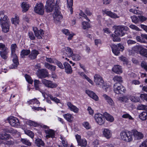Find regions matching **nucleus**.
<instances>
[{"mask_svg": "<svg viewBox=\"0 0 147 147\" xmlns=\"http://www.w3.org/2000/svg\"><path fill=\"white\" fill-rule=\"evenodd\" d=\"M60 3V0H48L47 1V4L45 6V8L47 12H51L54 9L53 17L57 21L62 18L60 15V12L59 11Z\"/></svg>", "mask_w": 147, "mask_h": 147, "instance_id": "f257e3e1", "label": "nucleus"}, {"mask_svg": "<svg viewBox=\"0 0 147 147\" xmlns=\"http://www.w3.org/2000/svg\"><path fill=\"white\" fill-rule=\"evenodd\" d=\"M5 11H0V21L2 31L5 33L8 32L9 30V24L8 22V17L4 15Z\"/></svg>", "mask_w": 147, "mask_h": 147, "instance_id": "f03ea898", "label": "nucleus"}, {"mask_svg": "<svg viewBox=\"0 0 147 147\" xmlns=\"http://www.w3.org/2000/svg\"><path fill=\"white\" fill-rule=\"evenodd\" d=\"M17 48L18 47L16 44H12L11 45L10 49L11 55L12 58H13L12 61L13 62V63L10 67V68L11 69L16 68L19 64L18 58L16 54V51Z\"/></svg>", "mask_w": 147, "mask_h": 147, "instance_id": "7ed1b4c3", "label": "nucleus"}, {"mask_svg": "<svg viewBox=\"0 0 147 147\" xmlns=\"http://www.w3.org/2000/svg\"><path fill=\"white\" fill-rule=\"evenodd\" d=\"M113 53L115 55H117L120 53L119 51H123L124 50V47L121 44L119 43L117 45L113 44L110 45Z\"/></svg>", "mask_w": 147, "mask_h": 147, "instance_id": "20e7f679", "label": "nucleus"}, {"mask_svg": "<svg viewBox=\"0 0 147 147\" xmlns=\"http://www.w3.org/2000/svg\"><path fill=\"white\" fill-rule=\"evenodd\" d=\"M120 136L121 139L126 142H130L133 139L132 134L130 132L122 131L120 133Z\"/></svg>", "mask_w": 147, "mask_h": 147, "instance_id": "39448f33", "label": "nucleus"}, {"mask_svg": "<svg viewBox=\"0 0 147 147\" xmlns=\"http://www.w3.org/2000/svg\"><path fill=\"white\" fill-rule=\"evenodd\" d=\"M113 90L117 94H123L125 91V88L119 83H115L113 85Z\"/></svg>", "mask_w": 147, "mask_h": 147, "instance_id": "423d86ee", "label": "nucleus"}, {"mask_svg": "<svg viewBox=\"0 0 147 147\" xmlns=\"http://www.w3.org/2000/svg\"><path fill=\"white\" fill-rule=\"evenodd\" d=\"M94 118L96 122L100 125L104 124L105 121V119L103 115L98 113L94 115Z\"/></svg>", "mask_w": 147, "mask_h": 147, "instance_id": "0eeeda50", "label": "nucleus"}, {"mask_svg": "<svg viewBox=\"0 0 147 147\" xmlns=\"http://www.w3.org/2000/svg\"><path fill=\"white\" fill-rule=\"evenodd\" d=\"M115 28V34L118 36H123L125 33L123 32V30L126 28H127V27H124L122 26H114Z\"/></svg>", "mask_w": 147, "mask_h": 147, "instance_id": "6e6552de", "label": "nucleus"}, {"mask_svg": "<svg viewBox=\"0 0 147 147\" xmlns=\"http://www.w3.org/2000/svg\"><path fill=\"white\" fill-rule=\"evenodd\" d=\"M34 10L37 13L42 15L44 13V6L42 3H37L34 8Z\"/></svg>", "mask_w": 147, "mask_h": 147, "instance_id": "1a4fd4ad", "label": "nucleus"}, {"mask_svg": "<svg viewBox=\"0 0 147 147\" xmlns=\"http://www.w3.org/2000/svg\"><path fill=\"white\" fill-rule=\"evenodd\" d=\"M37 75L38 78L42 79L48 77L49 73L47 70L46 69H41L38 70Z\"/></svg>", "mask_w": 147, "mask_h": 147, "instance_id": "9d476101", "label": "nucleus"}, {"mask_svg": "<svg viewBox=\"0 0 147 147\" xmlns=\"http://www.w3.org/2000/svg\"><path fill=\"white\" fill-rule=\"evenodd\" d=\"M76 138L79 146L82 147H85L86 146L87 142L85 139H81L80 136L78 134L76 135Z\"/></svg>", "mask_w": 147, "mask_h": 147, "instance_id": "9b49d317", "label": "nucleus"}, {"mask_svg": "<svg viewBox=\"0 0 147 147\" xmlns=\"http://www.w3.org/2000/svg\"><path fill=\"white\" fill-rule=\"evenodd\" d=\"M8 122L12 126L17 127L20 125L19 121L16 117L11 116L9 118Z\"/></svg>", "mask_w": 147, "mask_h": 147, "instance_id": "f8f14e48", "label": "nucleus"}, {"mask_svg": "<svg viewBox=\"0 0 147 147\" xmlns=\"http://www.w3.org/2000/svg\"><path fill=\"white\" fill-rule=\"evenodd\" d=\"M94 81L97 85L102 86L104 83L102 78L99 75L96 74L94 77Z\"/></svg>", "mask_w": 147, "mask_h": 147, "instance_id": "ddd939ff", "label": "nucleus"}, {"mask_svg": "<svg viewBox=\"0 0 147 147\" xmlns=\"http://www.w3.org/2000/svg\"><path fill=\"white\" fill-rule=\"evenodd\" d=\"M132 131L135 140H140L143 138L144 134L142 132H138L136 129L133 130Z\"/></svg>", "mask_w": 147, "mask_h": 147, "instance_id": "4468645a", "label": "nucleus"}, {"mask_svg": "<svg viewBox=\"0 0 147 147\" xmlns=\"http://www.w3.org/2000/svg\"><path fill=\"white\" fill-rule=\"evenodd\" d=\"M103 136L107 139H110L112 136V132L109 129L105 128L102 131Z\"/></svg>", "mask_w": 147, "mask_h": 147, "instance_id": "2eb2a0df", "label": "nucleus"}, {"mask_svg": "<svg viewBox=\"0 0 147 147\" xmlns=\"http://www.w3.org/2000/svg\"><path fill=\"white\" fill-rule=\"evenodd\" d=\"M65 72L67 74H71L72 73L73 70L69 64L67 62L63 63Z\"/></svg>", "mask_w": 147, "mask_h": 147, "instance_id": "dca6fc26", "label": "nucleus"}, {"mask_svg": "<svg viewBox=\"0 0 147 147\" xmlns=\"http://www.w3.org/2000/svg\"><path fill=\"white\" fill-rule=\"evenodd\" d=\"M45 131L46 134V137L48 139L49 138H53L55 137V132L54 130L49 129L48 130H45Z\"/></svg>", "mask_w": 147, "mask_h": 147, "instance_id": "f3484780", "label": "nucleus"}, {"mask_svg": "<svg viewBox=\"0 0 147 147\" xmlns=\"http://www.w3.org/2000/svg\"><path fill=\"white\" fill-rule=\"evenodd\" d=\"M39 54L38 51L36 50H32L28 56L29 59L31 60H34L36 59L37 55Z\"/></svg>", "mask_w": 147, "mask_h": 147, "instance_id": "a211bd4d", "label": "nucleus"}, {"mask_svg": "<svg viewBox=\"0 0 147 147\" xmlns=\"http://www.w3.org/2000/svg\"><path fill=\"white\" fill-rule=\"evenodd\" d=\"M86 93L91 98L94 100H95L97 101L98 100V96L95 93L92 91L89 90H86Z\"/></svg>", "mask_w": 147, "mask_h": 147, "instance_id": "6ab92c4d", "label": "nucleus"}, {"mask_svg": "<svg viewBox=\"0 0 147 147\" xmlns=\"http://www.w3.org/2000/svg\"><path fill=\"white\" fill-rule=\"evenodd\" d=\"M103 96L105 98V100L107 102L108 104L111 106L114 105V102L112 99L110 97L107 96L106 94H104Z\"/></svg>", "mask_w": 147, "mask_h": 147, "instance_id": "aec40b11", "label": "nucleus"}, {"mask_svg": "<svg viewBox=\"0 0 147 147\" xmlns=\"http://www.w3.org/2000/svg\"><path fill=\"white\" fill-rule=\"evenodd\" d=\"M112 71L117 74H119L122 72V68L121 66L118 65L114 66L112 69Z\"/></svg>", "mask_w": 147, "mask_h": 147, "instance_id": "412c9836", "label": "nucleus"}, {"mask_svg": "<svg viewBox=\"0 0 147 147\" xmlns=\"http://www.w3.org/2000/svg\"><path fill=\"white\" fill-rule=\"evenodd\" d=\"M67 105L70 110L76 113L78 112L79 111L78 108H77L76 106L73 105L70 102H68Z\"/></svg>", "mask_w": 147, "mask_h": 147, "instance_id": "4be33fe9", "label": "nucleus"}, {"mask_svg": "<svg viewBox=\"0 0 147 147\" xmlns=\"http://www.w3.org/2000/svg\"><path fill=\"white\" fill-rule=\"evenodd\" d=\"M104 117H105L106 120L110 122H112L114 120V117L110 114L107 112H105L103 113Z\"/></svg>", "mask_w": 147, "mask_h": 147, "instance_id": "5701e85b", "label": "nucleus"}, {"mask_svg": "<svg viewBox=\"0 0 147 147\" xmlns=\"http://www.w3.org/2000/svg\"><path fill=\"white\" fill-rule=\"evenodd\" d=\"M105 12L106 14L112 18L116 19L119 18V16L117 14L111 11H106Z\"/></svg>", "mask_w": 147, "mask_h": 147, "instance_id": "b1692460", "label": "nucleus"}, {"mask_svg": "<svg viewBox=\"0 0 147 147\" xmlns=\"http://www.w3.org/2000/svg\"><path fill=\"white\" fill-rule=\"evenodd\" d=\"M30 53V51L29 49L22 50L20 54L21 58H23L25 57V56H27L29 55Z\"/></svg>", "mask_w": 147, "mask_h": 147, "instance_id": "393cba45", "label": "nucleus"}, {"mask_svg": "<svg viewBox=\"0 0 147 147\" xmlns=\"http://www.w3.org/2000/svg\"><path fill=\"white\" fill-rule=\"evenodd\" d=\"M67 7L70 11L71 13L72 14L73 13V9L72 6L73 5V0H67Z\"/></svg>", "mask_w": 147, "mask_h": 147, "instance_id": "a878e982", "label": "nucleus"}, {"mask_svg": "<svg viewBox=\"0 0 147 147\" xmlns=\"http://www.w3.org/2000/svg\"><path fill=\"white\" fill-rule=\"evenodd\" d=\"M21 7L22 9V11L24 12L27 11L29 7V4L24 2L22 3Z\"/></svg>", "mask_w": 147, "mask_h": 147, "instance_id": "bb28decb", "label": "nucleus"}, {"mask_svg": "<svg viewBox=\"0 0 147 147\" xmlns=\"http://www.w3.org/2000/svg\"><path fill=\"white\" fill-rule=\"evenodd\" d=\"M110 36L112 37L113 41L114 42H119L121 41L120 36H117L115 34H110Z\"/></svg>", "mask_w": 147, "mask_h": 147, "instance_id": "cd10ccee", "label": "nucleus"}, {"mask_svg": "<svg viewBox=\"0 0 147 147\" xmlns=\"http://www.w3.org/2000/svg\"><path fill=\"white\" fill-rule=\"evenodd\" d=\"M35 144L38 147L41 146H44L45 143L41 139L38 138L36 139L35 141Z\"/></svg>", "mask_w": 147, "mask_h": 147, "instance_id": "c85d7f7f", "label": "nucleus"}, {"mask_svg": "<svg viewBox=\"0 0 147 147\" xmlns=\"http://www.w3.org/2000/svg\"><path fill=\"white\" fill-rule=\"evenodd\" d=\"M45 67L51 71H54L55 70L56 67L50 64L47 63L45 64Z\"/></svg>", "mask_w": 147, "mask_h": 147, "instance_id": "c756f323", "label": "nucleus"}, {"mask_svg": "<svg viewBox=\"0 0 147 147\" xmlns=\"http://www.w3.org/2000/svg\"><path fill=\"white\" fill-rule=\"evenodd\" d=\"M8 52V50L1 51L0 52V54L1 57L5 59H7V55Z\"/></svg>", "mask_w": 147, "mask_h": 147, "instance_id": "7c9ffc66", "label": "nucleus"}, {"mask_svg": "<svg viewBox=\"0 0 147 147\" xmlns=\"http://www.w3.org/2000/svg\"><path fill=\"white\" fill-rule=\"evenodd\" d=\"M63 117L68 121L70 122L72 121L73 117L70 114L67 113L63 115Z\"/></svg>", "mask_w": 147, "mask_h": 147, "instance_id": "2f4dec72", "label": "nucleus"}, {"mask_svg": "<svg viewBox=\"0 0 147 147\" xmlns=\"http://www.w3.org/2000/svg\"><path fill=\"white\" fill-rule=\"evenodd\" d=\"M33 30L35 34V36L39 39H42V37L38 32V30L36 27H33Z\"/></svg>", "mask_w": 147, "mask_h": 147, "instance_id": "473e14b6", "label": "nucleus"}, {"mask_svg": "<svg viewBox=\"0 0 147 147\" xmlns=\"http://www.w3.org/2000/svg\"><path fill=\"white\" fill-rule=\"evenodd\" d=\"M40 81L38 80H34V87L36 90H38L42 92V90L40 87Z\"/></svg>", "mask_w": 147, "mask_h": 147, "instance_id": "72a5a7b5", "label": "nucleus"}, {"mask_svg": "<svg viewBox=\"0 0 147 147\" xmlns=\"http://www.w3.org/2000/svg\"><path fill=\"white\" fill-rule=\"evenodd\" d=\"M139 118L142 120L144 121L147 119V112H143L139 115Z\"/></svg>", "mask_w": 147, "mask_h": 147, "instance_id": "f704fd0d", "label": "nucleus"}, {"mask_svg": "<svg viewBox=\"0 0 147 147\" xmlns=\"http://www.w3.org/2000/svg\"><path fill=\"white\" fill-rule=\"evenodd\" d=\"M65 49L67 52V56L69 57H71L73 55V51L71 49L67 47L65 48Z\"/></svg>", "mask_w": 147, "mask_h": 147, "instance_id": "c9c22d12", "label": "nucleus"}, {"mask_svg": "<svg viewBox=\"0 0 147 147\" xmlns=\"http://www.w3.org/2000/svg\"><path fill=\"white\" fill-rule=\"evenodd\" d=\"M113 80L115 82H117L118 83L121 84L123 82L122 78L121 77L116 76H115L113 78Z\"/></svg>", "mask_w": 147, "mask_h": 147, "instance_id": "e433bc0d", "label": "nucleus"}, {"mask_svg": "<svg viewBox=\"0 0 147 147\" xmlns=\"http://www.w3.org/2000/svg\"><path fill=\"white\" fill-rule=\"evenodd\" d=\"M139 53L142 56L147 58V49L142 47Z\"/></svg>", "mask_w": 147, "mask_h": 147, "instance_id": "4c0bfd02", "label": "nucleus"}, {"mask_svg": "<svg viewBox=\"0 0 147 147\" xmlns=\"http://www.w3.org/2000/svg\"><path fill=\"white\" fill-rule=\"evenodd\" d=\"M19 17L16 16L14 18L11 19V21L12 24L15 25L18 24L19 23Z\"/></svg>", "mask_w": 147, "mask_h": 147, "instance_id": "58836bf2", "label": "nucleus"}, {"mask_svg": "<svg viewBox=\"0 0 147 147\" xmlns=\"http://www.w3.org/2000/svg\"><path fill=\"white\" fill-rule=\"evenodd\" d=\"M60 138L61 140V142L64 147H69L67 141L65 138L61 136Z\"/></svg>", "mask_w": 147, "mask_h": 147, "instance_id": "ea45409f", "label": "nucleus"}, {"mask_svg": "<svg viewBox=\"0 0 147 147\" xmlns=\"http://www.w3.org/2000/svg\"><path fill=\"white\" fill-rule=\"evenodd\" d=\"M20 141L23 144L28 146H30L31 145V142H30L29 140L26 139L22 138Z\"/></svg>", "mask_w": 147, "mask_h": 147, "instance_id": "a19ab883", "label": "nucleus"}, {"mask_svg": "<svg viewBox=\"0 0 147 147\" xmlns=\"http://www.w3.org/2000/svg\"><path fill=\"white\" fill-rule=\"evenodd\" d=\"M131 19L132 22L135 24L139 23V20L138 18L136 16H131Z\"/></svg>", "mask_w": 147, "mask_h": 147, "instance_id": "79ce46f5", "label": "nucleus"}, {"mask_svg": "<svg viewBox=\"0 0 147 147\" xmlns=\"http://www.w3.org/2000/svg\"><path fill=\"white\" fill-rule=\"evenodd\" d=\"M72 59L75 61H78L80 60L81 59V57L77 54H73L71 57Z\"/></svg>", "mask_w": 147, "mask_h": 147, "instance_id": "37998d69", "label": "nucleus"}, {"mask_svg": "<svg viewBox=\"0 0 147 147\" xmlns=\"http://www.w3.org/2000/svg\"><path fill=\"white\" fill-rule=\"evenodd\" d=\"M24 132L25 134L29 136L31 138H32L34 137V134L30 130H25Z\"/></svg>", "mask_w": 147, "mask_h": 147, "instance_id": "c03bdc74", "label": "nucleus"}, {"mask_svg": "<svg viewBox=\"0 0 147 147\" xmlns=\"http://www.w3.org/2000/svg\"><path fill=\"white\" fill-rule=\"evenodd\" d=\"M25 77L26 81L28 83L31 84L32 83L33 80L32 79L31 77L29 75L26 74L25 75Z\"/></svg>", "mask_w": 147, "mask_h": 147, "instance_id": "a18cd8bd", "label": "nucleus"}, {"mask_svg": "<svg viewBox=\"0 0 147 147\" xmlns=\"http://www.w3.org/2000/svg\"><path fill=\"white\" fill-rule=\"evenodd\" d=\"M130 99L131 101L136 102H138L140 100L139 98L136 96H131Z\"/></svg>", "mask_w": 147, "mask_h": 147, "instance_id": "49530a36", "label": "nucleus"}, {"mask_svg": "<svg viewBox=\"0 0 147 147\" xmlns=\"http://www.w3.org/2000/svg\"><path fill=\"white\" fill-rule=\"evenodd\" d=\"M51 81L50 80H47L45 79H43L42 80V83L47 87L48 86Z\"/></svg>", "mask_w": 147, "mask_h": 147, "instance_id": "de8ad7c7", "label": "nucleus"}, {"mask_svg": "<svg viewBox=\"0 0 147 147\" xmlns=\"http://www.w3.org/2000/svg\"><path fill=\"white\" fill-rule=\"evenodd\" d=\"M83 28L84 29H86L90 27L89 24L88 22H84L82 23Z\"/></svg>", "mask_w": 147, "mask_h": 147, "instance_id": "09e8293b", "label": "nucleus"}, {"mask_svg": "<svg viewBox=\"0 0 147 147\" xmlns=\"http://www.w3.org/2000/svg\"><path fill=\"white\" fill-rule=\"evenodd\" d=\"M142 47L140 45H137L134 46L133 48V49L135 51H139V53L141 50Z\"/></svg>", "mask_w": 147, "mask_h": 147, "instance_id": "8fccbe9b", "label": "nucleus"}, {"mask_svg": "<svg viewBox=\"0 0 147 147\" xmlns=\"http://www.w3.org/2000/svg\"><path fill=\"white\" fill-rule=\"evenodd\" d=\"M129 27L137 31H140L141 30L139 29L137 26L133 24H131L129 26Z\"/></svg>", "mask_w": 147, "mask_h": 147, "instance_id": "3c124183", "label": "nucleus"}, {"mask_svg": "<svg viewBox=\"0 0 147 147\" xmlns=\"http://www.w3.org/2000/svg\"><path fill=\"white\" fill-rule=\"evenodd\" d=\"M138 17L139 19V22H143L147 20V18L142 16H138Z\"/></svg>", "mask_w": 147, "mask_h": 147, "instance_id": "603ef678", "label": "nucleus"}, {"mask_svg": "<svg viewBox=\"0 0 147 147\" xmlns=\"http://www.w3.org/2000/svg\"><path fill=\"white\" fill-rule=\"evenodd\" d=\"M49 97L51 100L55 102L56 103H60V101L56 97H54L51 95H50L49 96Z\"/></svg>", "mask_w": 147, "mask_h": 147, "instance_id": "864d4df0", "label": "nucleus"}, {"mask_svg": "<svg viewBox=\"0 0 147 147\" xmlns=\"http://www.w3.org/2000/svg\"><path fill=\"white\" fill-rule=\"evenodd\" d=\"M2 135V140H7L10 137V136L9 134H7L6 133H5L4 134Z\"/></svg>", "mask_w": 147, "mask_h": 147, "instance_id": "5fc2aeb1", "label": "nucleus"}, {"mask_svg": "<svg viewBox=\"0 0 147 147\" xmlns=\"http://www.w3.org/2000/svg\"><path fill=\"white\" fill-rule=\"evenodd\" d=\"M28 35L29 37L31 40H33L35 39V37L32 32H29L28 33Z\"/></svg>", "mask_w": 147, "mask_h": 147, "instance_id": "6e6d98bb", "label": "nucleus"}, {"mask_svg": "<svg viewBox=\"0 0 147 147\" xmlns=\"http://www.w3.org/2000/svg\"><path fill=\"white\" fill-rule=\"evenodd\" d=\"M27 123L30 126H33L34 127H36L37 125V124L36 123L31 120L28 121H27Z\"/></svg>", "mask_w": 147, "mask_h": 147, "instance_id": "4d7b16f0", "label": "nucleus"}, {"mask_svg": "<svg viewBox=\"0 0 147 147\" xmlns=\"http://www.w3.org/2000/svg\"><path fill=\"white\" fill-rule=\"evenodd\" d=\"M141 66L147 71V63L144 61H143L141 63Z\"/></svg>", "mask_w": 147, "mask_h": 147, "instance_id": "13d9d810", "label": "nucleus"}, {"mask_svg": "<svg viewBox=\"0 0 147 147\" xmlns=\"http://www.w3.org/2000/svg\"><path fill=\"white\" fill-rule=\"evenodd\" d=\"M0 50L1 51L8 50L7 48L5 47V45L2 43H0Z\"/></svg>", "mask_w": 147, "mask_h": 147, "instance_id": "bf43d9fd", "label": "nucleus"}, {"mask_svg": "<svg viewBox=\"0 0 147 147\" xmlns=\"http://www.w3.org/2000/svg\"><path fill=\"white\" fill-rule=\"evenodd\" d=\"M122 117L124 118L128 119H133L132 117L129 114L126 113L123 115Z\"/></svg>", "mask_w": 147, "mask_h": 147, "instance_id": "052dcab7", "label": "nucleus"}, {"mask_svg": "<svg viewBox=\"0 0 147 147\" xmlns=\"http://www.w3.org/2000/svg\"><path fill=\"white\" fill-rule=\"evenodd\" d=\"M57 84L53 83L52 81H51L48 87L51 88H56L57 86Z\"/></svg>", "mask_w": 147, "mask_h": 147, "instance_id": "680f3d73", "label": "nucleus"}, {"mask_svg": "<svg viewBox=\"0 0 147 147\" xmlns=\"http://www.w3.org/2000/svg\"><path fill=\"white\" fill-rule=\"evenodd\" d=\"M140 97L143 100H145L147 101V94H140Z\"/></svg>", "mask_w": 147, "mask_h": 147, "instance_id": "e2e57ef3", "label": "nucleus"}, {"mask_svg": "<svg viewBox=\"0 0 147 147\" xmlns=\"http://www.w3.org/2000/svg\"><path fill=\"white\" fill-rule=\"evenodd\" d=\"M127 42L128 45H131L135 44L136 43V41L131 39H129L127 40Z\"/></svg>", "mask_w": 147, "mask_h": 147, "instance_id": "0e129e2a", "label": "nucleus"}, {"mask_svg": "<svg viewBox=\"0 0 147 147\" xmlns=\"http://www.w3.org/2000/svg\"><path fill=\"white\" fill-rule=\"evenodd\" d=\"M87 110L89 112V114L90 115H92L94 113V111L90 107H88Z\"/></svg>", "mask_w": 147, "mask_h": 147, "instance_id": "69168bd1", "label": "nucleus"}, {"mask_svg": "<svg viewBox=\"0 0 147 147\" xmlns=\"http://www.w3.org/2000/svg\"><path fill=\"white\" fill-rule=\"evenodd\" d=\"M129 11L132 12L135 14H139V11L138 10L134 9H129Z\"/></svg>", "mask_w": 147, "mask_h": 147, "instance_id": "338daca9", "label": "nucleus"}, {"mask_svg": "<svg viewBox=\"0 0 147 147\" xmlns=\"http://www.w3.org/2000/svg\"><path fill=\"white\" fill-rule=\"evenodd\" d=\"M139 147H147V140L143 142L140 145Z\"/></svg>", "mask_w": 147, "mask_h": 147, "instance_id": "774afa93", "label": "nucleus"}]
</instances>
